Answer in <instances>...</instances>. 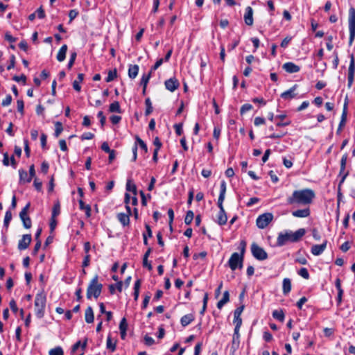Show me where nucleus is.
Wrapping results in <instances>:
<instances>
[{
	"label": "nucleus",
	"instance_id": "1",
	"mask_svg": "<svg viewBox=\"0 0 355 355\" xmlns=\"http://www.w3.org/2000/svg\"><path fill=\"white\" fill-rule=\"evenodd\" d=\"M315 198V193L311 189L295 190L286 198V202L293 206H309Z\"/></svg>",
	"mask_w": 355,
	"mask_h": 355
},
{
	"label": "nucleus",
	"instance_id": "2",
	"mask_svg": "<svg viewBox=\"0 0 355 355\" xmlns=\"http://www.w3.org/2000/svg\"><path fill=\"white\" fill-rule=\"evenodd\" d=\"M306 230L304 228H300L295 232H292L291 230L281 232L278 234L277 244H284L287 242H298L304 236Z\"/></svg>",
	"mask_w": 355,
	"mask_h": 355
},
{
	"label": "nucleus",
	"instance_id": "3",
	"mask_svg": "<svg viewBox=\"0 0 355 355\" xmlns=\"http://www.w3.org/2000/svg\"><path fill=\"white\" fill-rule=\"evenodd\" d=\"M226 193V182L222 180L220 186V194L218 199V207L219 208V212L217 216V222L220 225L226 224L227 217L223 207V201L225 200Z\"/></svg>",
	"mask_w": 355,
	"mask_h": 355
},
{
	"label": "nucleus",
	"instance_id": "4",
	"mask_svg": "<svg viewBox=\"0 0 355 355\" xmlns=\"http://www.w3.org/2000/svg\"><path fill=\"white\" fill-rule=\"evenodd\" d=\"M103 284L98 282V276L95 275L90 281L87 289V298L90 300L92 297L97 299L101 293Z\"/></svg>",
	"mask_w": 355,
	"mask_h": 355
},
{
	"label": "nucleus",
	"instance_id": "5",
	"mask_svg": "<svg viewBox=\"0 0 355 355\" xmlns=\"http://www.w3.org/2000/svg\"><path fill=\"white\" fill-rule=\"evenodd\" d=\"M245 251V245H242L240 249V252H234L231 255L228 261V265L232 270H235L237 268L241 269L243 268Z\"/></svg>",
	"mask_w": 355,
	"mask_h": 355
},
{
	"label": "nucleus",
	"instance_id": "6",
	"mask_svg": "<svg viewBox=\"0 0 355 355\" xmlns=\"http://www.w3.org/2000/svg\"><path fill=\"white\" fill-rule=\"evenodd\" d=\"M46 297L42 291L38 293L35 298V313L38 318H42L45 313Z\"/></svg>",
	"mask_w": 355,
	"mask_h": 355
},
{
	"label": "nucleus",
	"instance_id": "7",
	"mask_svg": "<svg viewBox=\"0 0 355 355\" xmlns=\"http://www.w3.org/2000/svg\"><path fill=\"white\" fill-rule=\"evenodd\" d=\"M348 24L349 31V44L352 45L355 38V9L350 8L349 10Z\"/></svg>",
	"mask_w": 355,
	"mask_h": 355
},
{
	"label": "nucleus",
	"instance_id": "8",
	"mask_svg": "<svg viewBox=\"0 0 355 355\" xmlns=\"http://www.w3.org/2000/svg\"><path fill=\"white\" fill-rule=\"evenodd\" d=\"M273 215L272 213H264L258 216L256 220L257 225L260 229H264L272 220Z\"/></svg>",
	"mask_w": 355,
	"mask_h": 355
},
{
	"label": "nucleus",
	"instance_id": "9",
	"mask_svg": "<svg viewBox=\"0 0 355 355\" xmlns=\"http://www.w3.org/2000/svg\"><path fill=\"white\" fill-rule=\"evenodd\" d=\"M31 206V203L28 202L19 213V217L23 222L25 228L28 229L31 227V220L28 216V210Z\"/></svg>",
	"mask_w": 355,
	"mask_h": 355
},
{
	"label": "nucleus",
	"instance_id": "10",
	"mask_svg": "<svg viewBox=\"0 0 355 355\" xmlns=\"http://www.w3.org/2000/svg\"><path fill=\"white\" fill-rule=\"evenodd\" d=\"M251 252L253 257L257 260L263 261L268 258L267 252L259 245H252Z\"/></svg>",
	"mask_w": 355,
	"mask_h": 355
},
{
	"label": "nucleus",
	"instance_id": "11",
	"mask_svg": "<svg viewBox=\"0 0 355 355\" xmlns=\"http://www.w3.org/2000/svg\"><path fill=\"white\" fill-rule=\"evenodd\" d=\"M355 73V61L353 54L350 55V62L348 68L347 74V86L351 87L354 82V76Z\"/></svg>",
	"mask_w": 355,
	"mask_h": 355
},
{
	"label": "nucleus",
	"instance_id": "12",
	"mask_svg": "<svg viewBox=\"0 0 355 355\" xmlns=\"http://www.w3.org/2000/svg\"><path fill=\"white\" fill-rule=\"evenodd\" d=\"M347 160V154L345 153V155H343L341 160H340V175H343L342 179L340 180V183H343L345 181V178H347V176L349 175V172H347V171L345 172Z\"/></svg>",
	"mask_w": 355,
	"mask_h": 355
},
{
	"label": "nucleus",
	"instance_id": "13",
	"mask_svg": "<svg viewBox=\"0 0 355 355\" xmlns=\"http://www.w3.org/2000/svg\"><path fill=\"white\" fill-rule=\"evenodd\" d=\"M164 84L166 88L171 92L176 90L180 85L178 80L175 78L166 80Z\"/></svg>",
	"mask_w": 355,
	"mask_h": 355
},
{
	"label": "nucleus",
	"instance_id": "14",
	"mask_svg": "<svg viewBox=\"0 0 355 355\" xmlns=\"http://www.w3.org/2000/svg\"><path fill=\"white\" fill-rule=\"evenodd\" d=\"M282 68L289 73H297L300 70V67L298 65L291 62L284 63Z\"/></svg>",
	"mask_w": 355,
	"mask_h": 355
},
{
	"label": "nucleus",
	"instance_id": "15",
	"mask_svg": "<svg viewBox=\"0 0 355 355\" xmlns=\"http://www.w3.org/2000/svg\"><path fill=\"white\" fill-rule=\"evenodd\" d=\"M306 207H305L304 209L293 211L292 212V215L294 217H297V218H306V217L309 216V215L311 214V211L309 207V206H306Z\"/></svg>",
	"mask_w": 355,
	"mask_h": 355
},
{
	"label": "nucleus",
	"instance_id": "16",
	"mask_svg": "<svg viewBox=\"0 0 355 355\" xmlns=\"http://www.w3.org/2000/svg\"><path fill=\"white\" fill-rule=\"evenodd\" d=\"M297 87V85H293L291 88H290L288 90L285 91L284 92L282 93L281 97L284 100H290L296 96V94H295V91L296 90Z\"/></svg>",
	"mask_w": 355,
	"mask_h": 355
},
{
	"label": "nucleus",
	"instance_id": "17",
	"mask_svg": "<svg viewBox=\"0 0 355 355\" xmlns=\"http://www.w3.org/2000/svg\"><path fill=\"white\" fill-rule=\"evenodd\" d=\"M253 10L250 6H248L245 9V13L244 15V21L248 26H252L253 24Z\"/></svg>",
	"mask_w": 355,
	"mask_h": 355
},
{
	"label": "nucleus",
	"instance_id": "18",
	"mask_svg": "<svg viewBox=\"0 0 355 355\" xmlns=\"http://www.w3.org/2000/svg\"><path fill=\"white\" fill-rule=\"evenodd\" d=\"M347 103H345V105H344V107H343V114H342V116H341V120L340 121V123H339L337 132H336L337 134H340V133L343 127L345 124L346 119H347Z\"/></svg>",
	"mask_w": 355,
	"mask_h": 355
},
{
	"label": "nucleus",
	"instance_id": "19",
	"mask_svg": "<svg viewBox=\"0 0 355 355\" xmlns=\"http://www.w3.org/2000/svg\"><path fill=\"white\" fill-rule=\"evenodd\" d=\"M85 319L87 323H92L94 320V315L93 309L91 306H88L85 310Z\"/></svg>",
	"mask_w": 355,
	"mask_h": 355
},
{
	"label": "nucleus",
	"instance_id": "20",
	"mask_svg": "<svg viewBox=\"0 0 355 355\" xmlns=\"http://www.w3.org/2000/svg\"><path fill=\"white\" fill-rule=\"evenodd\" d=\"M291 291V281L288 278H284L282 282V291L284 295H288Z\"/></svg>",
	"mask_w": 355,
	"mask_h": 355
},
{
	"label": "nucleus",
	"instance_id": "21",
	"mask_svg": "<svg viewBox=\"0 0 355 355\" xmlns=\"http://www.w3.org/2000/svg\"><path fill=\"white\" fill-rule=\"evenodd\" d=\"M194 320V315L191 313L184 315L180 319V323L182 327H187Z\"/></svg>",
	"mask_w": 355,
	"mask_h": 355
},
{
	"label": "nucleus",
	"instance_id": "22",
	"mask_svg": "<svg viewBox=\"0 0 355 355\" xmlns=\"http://www.w3.org/2000/svg\"><path fill=\"white\" fill-rule=\"evenodd\" d=\"M139 72V66L137 64L130 65L128 68V76L131 79H135Z\"/></svg>",
	"mask_w": 355,
	"mask_h": 355
},
{
	"label": "nucleus",
	"instance_id": "23",
	"mask_svg": "<svg viewBox=\"0 0 355 355\" xmlns=\"http://www.w3.org/2000/svg\"><path fill=\"white\" fill-rule=\"evenodd\" d=\"M67 51V44L62 45V47L60 49V50L57 54V56H56L57 60L59 62H62L65 60Z\"/></svg>",
	"mask_w": 355,
	"mask_h": 355
},
{
	"label": "nucleus",
	"instance_id": "24",
	"mask_svg": "<svg viewBox=\"0 0 355 355\" xmlns=\"http://www.w3.org/2000/svg\"><path fill=\"white\" fill-rule=\"evenodd\" d=\"M117 219L119 220V222L123 226H126V225H129V223H130L129 214H126L124 213H119L117 214Z\"/></svg>",
	"mask_w": 355,
	"mask_h": 355
},
{
	"label": "nucleus",
	"instance_id": "25",
	"mask_svg": "<svg viewBox=\"0 0 355 355\" xmlns=\"http://www.w3.org/2000/svg\"><path fill=\"white\" fill-rule=\"evenodd\" d=\"M230 300V294L227 291H225L223 293V296L220 300H219L217 303V307L220 309L222 307L229 302Z\"/></svg>",
	"mask_w": 355,
	"mask_h": 355
},
{
	"label": "nucleus",
	"instance_id": "26",
	"mask_svg": "<svg viewBox=\"0 0 355 355\" xmlns=\"http://www.w3.org/2000/svg\"><path fill=\"white\" fill-rule=\"evenodd\" d=\"M83 79H84V74L83 73H78V77H77V80H75L73 82V89L76 91H77V92H80V91L81 87H80V83L83 82Z\"/></svg>",
	"mask_w": 355,
	"mask_h": 355
},
{
	"label": "nucleus",
	"instance_id": "27",
	"mask_svg": "<svg viewBox=\"0 0 355 355\" xmlns=\"http://www.w3.org/2000/svg\"><path fill=\"white\" fill-rule=\"evenodd\" d=\"M79 207L80 209L84 211L87 217H90L91 216V207L89 205H85L82 200H79Z\"/></svg>",
	"mask_w": 355,
	"mask_h": 355
},
{
	"label": "nucleus",
	"instance_id": "28",
	"mask_svg": "<svg viewBox=\"0 0 355 355\" xmlns=\"http://www.w3.org/2000/svg\"><path fill=\"white\" fill-rule=\"evenodd\" d=\"M326 245H313L311 248V252L313 255L318 256L322 254Z\"/></svg>",
	"mask_w": 355,
	"mask_h": 355
},
{
	"label": "nucleus",
	"instance_id": "29",
	"mask_svg": "<svg viewBox=\"0 0 355 355\" xmlns=\"http://www.w3.org/2000/svg\"><path fill=\"white\" fill-rule=\"evenodd\" d=\"M146 231L143 233L144 243L147 244L148 238L152 237V230L149 225H145Z\"/></svg>",
	"mask_w": 355,
	"mask_h": 355
},
{
	"label": "nucleus",
	"instance_id": "30",
	"mask_svg": "<svg viewBox=\"0 0 355 355\" xmlns=\"http://www.w3.org/2000/svg\"><path fill=\"white\" fill-rule=\"evenodd\" d=\"M286 117V115L285 114H279L275 116L276 119H279L281 120V121L277 123V126L278 127H284L287 126L291 123L290 121H283V120Z\"/></svg>",
	"mask_w": 355,
	"mask_h": 355
},
{
	"label": "nucleus",
	"instance_id": "31",
	"mask_svg": "<svg viewBox=\"0 0 355 355\" xmlns=\"http://www.w3.org/2000/svg\"><path fill=\"white\" fill-rule=\"evenodd\" d=\"M272 317L280 322H283L284 320L285 315L282 310H275L272 312Z\"/></svg>",
	"mask_w": 355,
	"mask_h": 355
},
{
	"label": "nucleus",
	"instance_id": "32",
	"mask_svg": "<svg viewBox=\"0 0 355 355\" xmlns=\"http://www.w3.org/2000/svg\"><path fill=\"white\" fill-rule=\"evenodd\" d=\"M123 282L121 281L118 282L116 285L111 284L109 286V290L111 294H114L115 293V289H117L119 292L122 291Z\"/></svg>",
	"mask_w": 355,
	"mask_h": 355
},
{
	"label": "nucleus",
	"instance_id": "33",
	"mask_svg": "<svg viewBox=\"0 0 355 355\" xmlns=\"http://www.w3.org/2000/svg\"><path fill=\"white\" fill-rule=\"evenodd\" d=\"M135 143H137V146L139 145V147L144 151V153L148 152L147 145L138 135L135 136Z\"/></svg>",
	"mask_w": 355,
	"mask_h": 355
},
{
	"label": "nucleus",
	"instance_id": "34",
	"mask_svg": "<svg viewBox=\"0 0 355 355\" xmlns=\"http://www.w3.org/2000/svg\"><path fill=\"white\" fill-rule=\"evenodd\" d=\"M109 111L110 112L121 113V107H120L119 103L118 101H114V102L112 103L110 105Z\"/></svg>",
	"mask_w": 355,
	"mask_h": 355
},
{
	"label": "nucleus",
	"instance_id": "35",
	"mask_svg": "<svg viewBox=\"0 0 355 355\" xmlns=\"http://www.w3.org/2000/svg\"><path fill=\"white\" fill-rule=\"evenodd\" d=\"M19 181L21 182H30L31 181H28L27 179L29 178V174L24 170V169H19Z\"/></svg>",
	"mask_w": 355,
	"mask_h": 355
},
{
	"label": "nucleus",
	"instance_id": "36",
	"mask_svg": "<svg viewBox=\"0 0 355 355\" xmlns=\"http://www.w3.org/2000/svg\"><path fill=\"white\" fill-rule=\"evenodd\" d=\"M234 323L235 324V333L236 334L237 332L239 331L240 327L242 324V319L241 316L234 315Z\"/></svg>",
	"mask_w": 355,
	"mask_h": 355
},
{
	"label": "nucleus",
	"instance_id": "37",
	"mask_svg": "<svg viewBox=\"0 0 355 355\" xmlns=\"http://www.w3.org/2000/svg\"><path fill=\"white\" fill-rule=\"evenodd\" d=\"M145 105H146V111H145V114L146 116H148L150 114L152 113L153 112V106H152V103H151V101L150 99V98H147L146 100H145Z\"/></svg>",
	"mask_w": 355,
	"mask_h": 355
},
{
	"label": "nucleus",
	"instance_id": "38",
	"mask_svg": "<svg viewBox=\"0 0 355 355\" xmlns=\"http://www.w3.org/2000/svg\"><path fill=\"white\" fill-rule=\"evenodd\" d=\"M151 77V71H150L147 75H143L141 78V85H143L144 87V90H146V87L148 85V83Z\"/></svg>",
	"mask_w": 355,
	"mask_h": 355
},
{
	"label": "nucleus",
	"instance_id": "39",
	"mask_svg": "<svg viewBox=\"0 0 355 355\" xmlns=\"http://www.w3.org/2000/svg\"><path fill=\"white\" fill-rule=\"evenodd\" d=\"M116 76H117V72H116V69H114V70H110L108 71L107 76L105 78V81L107 83L112 82V80H114L116 78Z\"/></svg>",
	"mask_w": 355,
	"mask_h": 355
},
{
	"label": "nucleus",
	"instance_id": "40",
	"mask_svg": "<svg viewBox=\"0 0 355 355\" xmlns=\"http://www.w3.org/2000/svg\"><path fill=\"white\" fill-rule=\"evenodd\" d=\"M55 129L54 136L56 138H58L63 130L62 123L60 121H56L55 123Z\"/></svg>",
	"mask_w": 355,
	"mask_h": 355
},
{
	"label": "nucleus",
	"instance_id": "41",
	"mask_svg": "<svg viewBox=\"0 0 355 355\" xmlns=\"http://www.w3.org/2000/svg\"><path fill=\"white\" fill-rule=\"evenodd\" d=\"M60 213V205L59 202L54 204L52 209V218H56Z\"/></svg>",
	"mask_w": 355,
	"mask_h": 355
},
{
	"label": "nucleus",
	"instance_id": "42",
	"mask_svg": "<svg viewBox=\"0 0 355 355\" xmlns=\"http://www.w3.org/2000/svg\"><path fill=\"white\" fill-rule=\"evenodd\" d=\"M106 347L107 349L114 352L116 349V342H112L111 336H108L106 342Z\"/></svg>",
	"mask_w": 355,
	"mask_h": 355
},
{
	"label": "nucleus",
	"instance_id": "43",
	"mask_svg": "<svg viewBox=\"0 0 355 355\" xmlns=\"http://www.w3.org/2000/svg\"><path fill=\"white\" fill-rule=\"evenodd\" d=\"M194 214L191 210H189L187 212L186 216L184 218V223L187 225H190L193 220Z\"/></svg>",
	"mask_w": 355,
	"mask_h": 355
},
{
	"label": "nucleus",
	"instance_id": "44",
	"mask_svg": "<svg viewBox=\"0 0 355 355\" xmlns=\"http://www.w3.org/2000/svg\"><path fill=\"white\" fill-rule=\"evenodd\" d=\"M31 241L32 237L31 234H24L21 239L19 241L18 244H31Z\"/></svg>",
	"mask_w": 355,
	"mask_h": 355
},
{
	"label": "nucleus",
	"instance_id": "45",
	"mask_svg": "<svg viewBox=\"0 0 355 355\" xmlns=\"http://www.w3.org/2000/svg\"><path fill=\"white\" fill-rule=\"evenodd\" d=\"M49 354V355H64V352L61 347H56L51 349Z\"/></svg>",
	"mask_w": 355,
	"mask_h": 355
},
{
	"label": "nucleus",
	"instance_id": "46",
	"mask_svg": "<svg viewBox=\"0 0 355 355\" xmlns=\"http://www.w3.org/2000/svg\"><path fill=\"white\" fill-rule=\"evenodd\" d=\"M11 219H12V213L10 211L8 210L6 212L5 217H4L3 225L5 227H8Z\"/></svg>",
	"mask_w": 355,
	"mask_h": 355
},
{
	"label": "nucleus",
	"instance_id": "47",
	"mask_svg": "<svg viewBox=\"0 0 355 355\" xmlns=\"http://www.w3.org/2000/svg\"><path fill=\"white\" fill-rule=\"evenodd\" d=\"M252 107H253L252 105L249 103H245V104L243 105L240 110L241 114H243L245 112L251 110L252 109Z\"/></svg>",
	"mask_w": 355,
	"mask_h": 355
},
{
	"label": "nucleus",
	"instance_id": "48",
	"mask_svg": "<svg viewBox=\"0 0 355 355\" xmlns=\"http://www.w3.org/2000/svg\"><path fill=\"white\" fill-rule=\"evenodd\" d=\"M298 275H300L302 277L304 278L305 279H308L309 278V273L306 268H302L298 271Z\"/></svg>",
	"mask_w": 355,
	"mask_h": 355
},
{
	"label": "nucleus",
	"instance_id": "49",
	"mask_svg": "<svg viewBox=\"0 0 355 355\" xmlns=\"http://www.w3.org/2000/svg\"><path fill=\"white\" fill-rule=\"evenodd\" d=\"M76 56H77V54L76 52H73L71 53L70 59H69L68 64H67L68 69H71L72 67V66L73 65L74 62L76 60Z\"/></svg>",
	"mask_w": 355,
	"mask_h": 355
},
{
	"label": "nucleus",
	"instance_id": "50",
	"mask_svg": "<svg viewBox=\"0 0 355 355\" xmlns=\"http://www.w3.org/2000/svg\"><path fill=\"white\" fill-rule=\"evenodd\" d=\"M126 190L133 192L134 195H136V186L135 184H132L130 180H128L126 184Z\"/></svg>",
	"mask_w": 355,
	"mask_h": 355
},
{
	"label": "nucleus",
	"instance_id": "51",
	"mask_svg": "<svg viewBox=\"0 0 355 355\" xmlns=\"http://www.w3.org/2000/svg\"><path fill=\"white\" fill-rule=\"evenodd\" d=\"M128 329V323L126 319L123 318L119 324V330L120 331H127Z\"/></svg>",
	"mask_w": 355,
	"mask_h": 355
},
{
	"label": "nucleus",
	"instance_id": "52",
	"mask_svg": "<svg viewBox=\"0 0 355 355\" xmlns=\"http://www.w3.org/2000/svg\"><path fill=\"white\" fill-rule=\"evenodd\" d=\"M12 80L16 81V82H22L23 84L25 85L26 84V76L24 74H21L19 76H15L12 78Z\"/></svg>",
	"mask_w": 355,
	"mask_h": 355
},
{
	"label": "nucleus",
	"instance_id": "53",
	"mask_svg": "<svg viewBox=\"0 0 355 355\" xmlns=\"http://www.w3.org/2000/svg\"><path fill=\"white\" fill-rule=\"evenodd\" d=\"M17 107L18 112H19L21 114H24V103L23 100H21V99L17 100Z\"/></svg>",
	"mask_w": 355,
	"mask_h": 355
},
{
	"label": "nucleus",
	"instance_id": "54",
	"mask_svg": "<svg viewBox=\"0 0 355 355\" xmlns=\"http://www.w3.org/2000/svg\"><path fill=\"white\" fill-rule=\"evenodd\" d=\"M12 102V96L8 94L6 96L5 99L2 101L1 105L3 107H6L10 105Z\"/></svg>",
	"mask_w": 355,
	"mask_h": 355
},
{
	"label": "nucleus",
	"instance_id": "55",
	"mask_svg": "<svg viewBox=\"0 0 355 355\" xmlns=\"http://www.w3.org/2000/svg\"><path fill=\"white\" fill-rule=\"evenodd\" d=\"M311 232H312V236L315 239V240L316 241H320V239H321V234H320V232L318 230H316L315 228H313L311 230Z\"/></svg>",
	"mask_w": 355,
	"mask_h": 355
},
{
	"label": "nucleus",
	"instance_id": "56",
	"mask_svg": "<svg viewBox=\"0 0 355 355\" xmlns=\"http://www.w3.org/2000/svg\"><path fill=\"white\" fill-rule=\"evenodd\" d=\"M144 343L146 345L150 346L155 343V340L152 337L146 335L144 336Z\"/></svg>",
	"mask_w": 355,
	"mask_h": 355
},
{
	"label": "nucleus",
	"instance_id": "57",
	"mask_svg": "<svg viewBox=\"0 0 355 355\" xmlns=\"http://www.w3.org/2000/svg\"><path fill=\"white\" fill-rule=\"evenodd\" d=\"M266 121L263 117L257 116L254 119V123L256 126H259L261 125H263Z\"/></svg>",
	"mask_w": 355,
	"mask_h": 355
},
{
	"label": "nucleus",
	"instance_id": "58",
	"mask_svg": "<svg viewBox=\"0 0 355 355\" xmlns=\"http://www.w3.org/2000/svg\"><path fill=\"white\" fill-rule=\"evenodd\" d=\"M164 62V59L163 58H160L159 60H157L156 61V62L155 63V64L151 67V69L150 71H155L156 69H157Z\"/></svg>",
	"mask_w": 355,
	"mask_h": 355
},
{
	"label": "nucleus",
	"instance_id": "59",
	"mask_svg": "<svg viewBox=\"0 0 355 355\" xmlns=\"http://www.w3.org/2000/svg\"><path fill=\"white\" fill-rule=\"evenodd\" d=\"M97 117L100 120L101 126H104V125L105 123L106 118L104 116L103 112L102 111L98 112V114H97Z\"/></svg>",
	"mask_w": 355,
	"mask_h": 355
},
{
	"label": "nucleus",
	"instance_id": "60",
	"mask_svg": "<svg viewBox=\"0 0 355 355\" xmlns=\"http://www.w3.org/2000/svg\"><path fill=\"white\" fill-rule=\"evenodd\" d=\"M94 137V135L92 132H85L81 136L82 140L92 139Z\"/></svg>",
	"mask_w": 355,
	"mask_h": 355
},
{
	"label": "nucleus",
	"instance_id": "61",
	"mask_svg": "<svg viewBox=\"0 0 355 355\" xmlns=\"http://www.w3.org/2000/svg\"><path fill=\"white\" fill-rule=\"evenodd\" d=\"M283 164L287 168H290L293 166V159H288L286 157H283Z\"/></svg>",
	"mask_w": 355,
	"mask_h": 355
},
{
	"label": "nucleus",
	"instance_id": "62",
	"mask_svg": "<svg viewBox=\"0 0 355 355\" xmlns=\"http://www.w3.org/2000/svg\"><path fill=\"white\" fill-rule=\"evenodd\" d=\"M89 264H90V255L89 254H85V256L84 257V259H83V261L82 266L83 268H86V267L89 266Z\"/></svg>",
	"mask_w": 355,
	"mask_h": 355
},
{
	"label": "nucleus",
	"instance_id": "63",
	"mask_svg": "<svg viewBox=\"0 0 355 355\" xmlns=\"http://www.w3.org/2000/svg\"><path fill=\"white\" fill-rule=\"evenodd\" d=\"M174 128L175 130V132L178 135H181L182 134V124L177 123L174 125Z\"/></svg>",
	"mask_w": 355,
	"mask_h": 355
},
{
	"label": "nucleus",
	"instance_id": "64",
	"mask_svg": "<svg viewBox=\"0 0 355 355\" xmlns=\"http://www.w3.org/2000/svg\"><path fill=\"white\" fill-rule=\"evenodd\" d=\"M37 14V17L39 19H44L45 17V12L42 7H40L36 11L35 14Z\"/></svg>",
	"mask_w": 355,
	"mask_h": 355
}]
</instances>
